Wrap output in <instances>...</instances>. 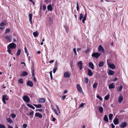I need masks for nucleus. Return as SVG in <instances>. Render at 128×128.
<instances>
[{
    "mask_svg": "<svg viewBox=\"0 0 128 128\" xmlns=\"http://www.w3.org/2000/svg\"><path fill=\"white\" fill-rule=\"evenodd\" d=\"M53 18L52 17H50L48 19L47 22L48 24L50 26H51L53 24Z\"/></svg>",
    "mask_w": 128,
    "mask_h": 128,
    "instance_id": "1",
    "label": "nucleus"
},
{
    "mask_svg": "<svg viewBox=\"0 0 128 128\" xmlns=\"http://www.w3.org/2000/svg\"><path fill=\"white\" fill-rule=\"evenodd\" d=\"M16 47V44L14 43H12L10 44L8 46V48H15Z\"/></svg>",
    "mask_w": 128,
    "mask_h": 128,
    "instance_id": "2",
    "label": "nucleus"
},
{
    "mask_svg": "<svg viewBox=\"0 0 128 128\" xmlns=\"http://www.w3.org/2000/svg\"><path fill=\"white\" fill-rule=\"evenodd\" d=\"M22 98L24 101L26 102H29L30 101L29 98L26 95L23 96L22 97Z\"/></svg>",
    "mask_w": 128,
    "mask_h": 128,
    "instance_id": "3",
    "label": "nucleus"
},
{
    "mask_svg": "<svg viewBox=\"0 0 128 128\" xmlns=\"http://www.w3.org/2000/svg\"><path fill=\"white\" fill-rule=\"evenodd\" d=\"M77 88L78 92L80 93H83L82 88L79 84H77L76 86Z\"/></svg>",
    "mask_w": 128,
    "mask_h": 128,
    "instance_id": "4",
    "label": "nucleus"
},
{
    "mask_svg": "<svg viewBox=\"0 0 128 128\" xmlns=\"http://www.w3.org/2000/svg\"><path fill=\"white\" fill-rule=\"evenodd\" d=\"M101 54L96 52L92 53V56L97 58L99 57Z\"/></svg>",
    "mask_w": 128,
    "mask_h": 128,
    "instance_id": "5",
    "label": "nucleus"
},
{
    "mask_svg": "<svg viewBox=\"0 0 128 128\" xmlns=\"http://www.w3.org/2000/svg\"><path fill=\"white\" fill-rule=\"evenodd\" d=\"M70 73L69 71H66L64 74V76L65 78H68L70 77Z\"/></svg>",
    "mask_w": 128,
    "mask_h": 128,
    "instance_id": "6",
    "label": "nucleus"
},
{
    "mask_svg": "<svg viewBox=\"0 0 128 128\" xmlns=\"http://www.w3.org/2000/svg\"><path fill=\"white\" fill-rule=\"evenodd\" d=\"M77 65L80 70H81L82 69V63L81 61H80L78 62Z\"/></svg>",
    "mask_w": 128,
    "mask_h": 128,
    "instance_id": "7",
    "label": "nucleus"
},
{
    "mask_svg": "<svg viewBox=\"0 0 128 128\" xmlns=\"http://www.w3.org/2000/svg\"><path fill=\"white\" fill-rule=\"evenodd\" d=\"M8 96L6 94H4V95L2 97V100L3 102V103L5 104H6V102H5V100H8V98H6Z\"/></svg>",
    "mask_w": 128,
    "mask_h": 128,
    "instance_id": "8",
    "label": "nucleus"
},
{
    "mask_svg": "<svg viewBox=\"0 0 128 128\" xmlns=\"http://www.w3.org/2000/svg\"><path fill=\"white\" fill-rule=\"evenodd\" d=\"M113 122L114 124L116 125L118 124L119 122V120L116 116L113 120Z\"/></svg>",
    "mask_w": 128,
    "mask_h": 128,
    "instance_id": "9",
    "label": "nucleus"
},
{
    "mask_svg": "<svg viewBox=\"0 0 128 128\" xmlns=\"http://www.w3.org/2000/svg\"><path fill=\"white\" fill-rule=\"evenodd\" d=\"M108 66L111 68L112 69H114L115 68V66L114 64L109 63H108Z\"/></svg>",
    "mask_w": 128,
    "mask_h": 128,
    "instance_id": "10",
    "label": "nucleus"
},
{
    "mask_svg": "<svg viewBox=\"0 0 128 128\" xmlns=\"http://www.w3.org/2000/svg\"><path fill=\"white\" fill-rule=\"evenodd\" d=\"M98 50L100 52H104V49L101 45H100L99 46Z\"/></svg>",
    "mask_w": 128,
    "mask_h": 128,
    "instance_id": "11",
    "label": "nucleus"
},
{
    "mask_svg": "<svg viewBox=\"0 0 128 128\" xmlns=\"http://www.w3.org/2000/svg\"><path fill=\"white\" fill-rule=\"evenodd\" d=\"M127 124V123L126 122H122L120 125V126L121 128H124L126 126Z\"/></svg>",
    "mask_w": 128,
    "mask_h": 128,
    "instance_id": "12",
    "label": "nucleus"
},
{
    "mask_svg": "<svg viewBox=\"0 0 128 128\" xmlns=\"http://www.w3.org/2000/svg\"><path fill=\"white\" fill-rule=\"evenodd\" d=\"M115 87V86L114 84V83H112L111 84L108 86L109 88L110 89H114Z\"/></svg>",
    "mask_w": 128,
    "mask_h": 128,
    "instance_id": "13",
    "label": "nucleus"
},
{
    "mask_svg": "<svg viewBox=\"0 0 128 128\" xmlns=\"http://www.w3.org/2000/svg\"><path fill=\"white\" fill-rule=\"evenodd\" d=\"M6 38L9 42H10L12 40V37L10 36H7L5 37Z\"/></svg>",
    "mask_w": 128,
    "mask_h": 128,
    "instance_id": "14",
    "label": "nucleus"
},
{
    "mask_svg": "<svg viewBox=\"0 0 128 128\" xmlns=\"http://www.w3.org/2000/svg\"><path fill=\"white\" fill-rule=\"evenodd\" d=\"M27 85L30 87H32L33 86V84L31 81L28 80L27 83Z\"/></svg>",
    "mask_w": 128,
    "mask_h": 128,
    "instance_id": "15",
    "label": "nucleus"
},
{
    "mask_svg": "<svg viewBox=\"0 0 128 128\" xmlns=\"http://www.w3.org/2000/svg\"><path fill=\"white\" fill-rule=\"evenodd\" d=\"M123 97L121 95H120L118 98V102L119 103H120L123 100Z\"/></svg>",
    "mask_w": 128,
    "mask_h": 128,
    "instance_id": "16",
    "label": "nucleus"
},
{
    "mask_svg": "<svg viewBox=\"0 0 128 128\" xmlns=\"http://www.w3.org/2000/svg\"><path fill=\"white\" fill-rule=\"evenodd\" d=\"M35 116H37L40 118H41L42 117V116L41 114L38 113L36 112L35 114Z\"/></svg>",
    "mask_w": 128,
    "mask_h": 128,
    "instance_id": "17",
    "label": "nucleus"
},
{
    "mask_svg": "<svg viewBox=\"0 0 128 128\" xmlns=\"http://www.w3.org/2000/svg\"><path fill=\"white\" fill-rule=\"evenodd\" d=\"M47 9L48 10L52 11L53 9L51 4H50L47 6Z\"/></svg>",
    "mask_w": 128,
    "mask_h": 128,
    "instance_id": "18",
    "label": "nucleus"
},
{
    "mask_svg": "<svg viewBox=\"0 0 128 128\" xmlns=\"http://www.w3.org/2000/svg\"><path fill=\"white\" fill-rule=\"evenodd\" d=\"M89 67L92 69H94V65L91 62H90L89 63Z\"/></svg>",
    "mask_w": 128,
    "mask_h": 128,
    "instance_id": "19",
    "label": "nucleus"
},
{
    "mask_svg": "<svg viewBox=\"0 0 128 128\" xmlns=\"http://www.w3.org/2000/svg\"><path fill=\"white\" fill-rule=\"evenodd\" d=\"M88 74L89 76H92L93 74V73L92 72V70L90 69L88 70Z\"/></svg>",
    "mask_w": 128,
    "mask_h": 128,
    "instance_id": "20",
    "label": "nucleus"
},
{
    "mask_svg": "<svg viewBox=\"0 0 128 128\" xmlns=\"http://www.w3.org/2000/svg\"><path fill=\"white\" fill-rule=\"evenodd\" d=\"M39 33L37 31H36L35 32H34L33 34L35 37H37Z\"/></svg>",
    "mask_w": 128,
    "mask_h": 128,
    "instance_id": "21",
    "label": "nucleus"
},
{
    "mask_svg": "<svg viewBox=\"0 0 128 128\" xmlns=\"http://www.w3.org/2000/svg\"><path fill=\"white\" fill-rule=\"evenodd\" d=\"M33 105L37 108H41L42 107V105L40 104H33Z\"/></svg>",
    "mask_w": 128,
    "mask_h": 128,
    "instance_id": "22",
    "label": "nucleus"
},
{
    "mask_svg": "<svg viewBox=\"0 0 128 128\" xmlns=\"http://www.w3.org/2000/svg\"><path fill=\"white\" fill-rule=\"evenodd\" d=\"M57 68L58 67L57 66V64H56L53 70V72L54 73H55L57 69Z\"/></svg>",
    "mask_w": 128,
    "mask_h": 128,
    "instance_id": "23",
    "label": "nucleus"
},
{
    "mask_svg": "<svg viewBox=\"0 0 128 128\" xmlns=\"http://www.w3.org/2000/svg\"><path fill=\"white\" fill-rule=\"evenodd\" d=\"M28 74V72L25 71H23L21 74L22 76H26Z\"/></svg>",
    "mask_w": 128,
    "mask_h": 128,
    "instance_id": "24",
    "label": "nucleus"
},
{
    "mask_svg": "<svg viewBox=\"0 0 128 128\" xmlns=\"http://www.w3.org/2000/svg\"><path fill=\"white\" fill-rule=\"evenodd\" d=\"M26 105L28 107H29L33 109L34 110L35 109V108L32 105L30 104H26Z\"/></svg>",
    "mask_w": 128,
    "mask_h": 128,
    "instance_id": "25",
    "label": "nucleus"
},
{
    "mask_svg": "<svg viewBox=\"0 0 128 128\" xmlns=\"http://www.w3.org/2000/svg\"><path fill=\"white\" fill-rule=\"evenodd\" d=\"M6 120L7 122L10 124H11L12 122V120L10 118H7Z\"/></svg>",
    "mask_w": 128,
    "mask_h": 128,
    "instance_id": "26",
    "label": "nucleus"
},
{
    "mask_svg": "<svg viewBox=\"0 0 128 128\" xmlns=\"http://www.w3.org/2000/svg\"><path fill=\"white\" fill-rule=\"evenodd\" d=\"M108 74L110 75H112L114 74V72L112 70H110L108 72Z\"/></svg>",
    "mask_w": 128,
    "mask_h": 128,
    "instance_id": "27",
    "label": "nucleus"
},
{
    "mask_svg": "<svg viewBox=\"0 0 128 128\" xmlns=\"http://www.w3.org/2000/svg\"><path fill=\"white\" fill-rule=\"evenodd\" d=\"M103 108L101 106L99 107V111L101 113H102L103 111Z\"/></svg>",
    "mask_w": 128,
    "mask_h": 128,
    "instance_id": "28",
    "label": "nucleus"
},
{
    "mask_svg": "<svg viewBox=\"0 0 128 128\" xmlns=\"http://www.w3.org/2000/svg\"><path fill=\"white\" fill-rule=\"evenodd\" d=\"M39 101L41 102H44L45 101V100L44 98H41L39 99Z\"/></svg>",
    "mask_w": 128,
    "mask_h": 128,
    "instance_id": "29",
    "label": "nucleus"
},
{
    "mask_svg": "<svg viewBox=\"0 0 128 128\" xmlns=\"http://www.w3.org/2000/svg\"><path fill=\"white\" fill-rule=\"evenodd\" d=\"M104 120L107 122H108V118L106 115H105L104 118Z\"/></svg>",
    "mask_w": 128,
    "mask_h": 128,
    "instance_id": "30",
    "label": "nucleus"
},
{
    "mask_svg": "<svg viewBox=\"0 0 128 128\" xmlns=\"http://www.w3.org/2000/svg\"><path fill=\"white\" fill-rule=\"evenodd\" d=\"M104 62L102 61L99 63L98 66L100 67H102L104 66Z\"/></svg>",
    "mask_w": 128,
    "mask_h": 128,
    "instance_id": "31",
    "label": "nucleus"
},
{
    "mask_svg": "<svg viewBox=\"0 0 128 128\" xmlns=\"http://www.w3.org/2000/svg\"><path fill=\"white\" fill-rule=\"evenodd\" d=\"M87 14H86L85 15L83 18L82 20V22L84 24L85 23L84 21L86 20Z\"/></svg>",
    "mask_w": 128,
    "mask_h": 128,
    "instance_id": "32",
    "label": "nucleus"
},
{
    "mask_svg": "<svg viewBox=\"0 0 128 128\" xmlns=\"http://www.w3.org/2000/svg\"><path fill=\"white\" fill-rule=\"evenodd\" d=\"M34 113V112L33 111H32L31 112H30L29 113V114H27V115L28 116H29L30 115V116L32 117Z\"/></svg>",
    "mask_w": 128,
    "mask_h": 128,
    "instance_id": "33",
    "label": "nucleus"
},
{
    "mask_svg": "<svg viewBox=\"0 0 128 128\" xmlns=\"http://www.w3.org/2000/svg\"><path fill=\"white\" fill-rule=\"evenodd\" d=\"M122 88V86H120L118 87L117 89V90L118 91H120Z\"/></svg>",
    "mask_w": 128,
    "mask_h": 128,
    "instance_id": "34",
    "label": "nucleus"
},
{
    "mask_svg": "<svg viewBox=\"0 0 128 128\" xmlns=\"http://www.w3.org/2000/svg\"><path fill=\"white\" fill-rule=\"evenodd\" d=\"M21 53V50L20 49H18L16 52V55L17 56L19 55Z\"/></svg>",
    "mask_w": 128,
    "mask_h": 128,
    "instance_id": "35",
    "label": "nucleus"
},
{
    "mask_svg": "<svg viewBox=\"0 0 128 128\" xmlns=\"http://www.w3.org/2000/svg\"><path fill=\"white\" fill-rule=\"evenodd\" d=\"M24 50L25 52L26 53L27 56H28L29 55V53L26 47H25L24 48Z\"/></svg>",
    "mask_w": 128,
    "mask_h": 128,
    "instance_id": "36",
    "label": "nucleus"
},
{
    "mask_svg": "<svg viewBox=\"0 0 128 128\" xmlns=\"http://www.w3.org/2000/svg\"><path fill=\"white\" fill-rule=\"evenodd\" d=\"M110 98V95L109 94H108L106 96L104 97V99L106 100H108Z\"/></svg>",
    "mask_w": 128,
    "mask_h": 128,
    "instance_id": "37",
    "label": "nucleus"
},
{
    "mask_svg": "<svg viewBox=\"0 0 128 128\" xmlns=\"http://www.w3.org/2000/svg\"><path fill=\"white\" fill-rule=\"evenodd\" d=\"M98 85V83H94L93 85V88H96L97 87Z\"/></svg>",
    "mask_w": 128,
    "mask_h": 128,
    "instance_id": "38",
    "label": "nucleus"
},
{
    "mask_svg": "<svg viewBox=\"0 0 128 128\" xmlns=\"http://www.w3.org/2000/svg\"><path fill=\"white\" fill-rule=\"evenodd\" d=\"M113 114H110L109 115V118L110 120L112 119Z\"/></svg>",
    "mask_w": 128,
    "mask_h": 128,
    "instance_id": "39",
    "label": "nucleus"
},
{
    "mask_svg": "<svg viewBox=\"0 0 128 128\" xmlns=\"http://www.w3.org/2000/svg\"><path fill=\"white\" fill-rule=\"evenodd\" d=\"M18 82L20 84H22L23 83V80L22 78H20L18 80Z\"/></svg>",
    "mask_w": 128,
    "mask_h": 128,
    "instance_id": "40",
    "label": "nucleus"
},
{
    "mask_svg": "<svg viewBox=\"0 0 128 128\" xmlns=\"http://www.w3.org/2000/svg\"><path fill=\"white\" fill-rule=\"evenodd\" d=\"M83 14H80V17L79 18V19L80 20H81L83 18Z\"/></svg>",
    "mask_w": 128,
    "mask_h": 128,
    "instance_id": "41",
    "label": "nucleus"
},
{
    "mask_svg": "<svg viewBox=\"0 0 128 128\" xmlns=\"http://www.w3.org/2000/svg\"><path fill=\"white\" fill-rule=\"evenodd\" d=\"M85 82L86 84H87L88 82V79L87 78H84Z\"/></svg>",
    "mask_w": 128,
    "mask_h": 128,
    "instance_id": "42",
    "label": "nucleus"
},
{
    "mask_svg": "<svg viewBox=\"0 0 128 128\" xmlns=\"http://www.w3.org/2000/svg\"><path fill=\"white\" fill-rule=\"evenodd\" d=\"M44 2L46 4H48L49 3H50L51 1L50 0H44Z\"/></svg>",
    "mask_w": 128,
    "mask_h": 128,
    "instance_id": "43",
    "label": "nucleus"
},
{
    "mask_svg": "<svg viewBox=\"0 0 128 128\" xmlns=\"http://www.w3.org/2000/svg\"><path fill=\"white\" fill-rule=\"evenodd\" d=\"M10 116L12 118H13L16 117V115L15 114H11Z\"/></svg>",
    "mask_w": 128,
    "mask_h": 128,
    "instance_id": "44",
    "label": "nucleus"
},
{
    "mask_svg": "<svg viewBox=\"0 0 128 128\" xmlns=\"http://www.w3.org/2000/svg\"><path fill=\"white\" fill-rule=\"evenodd\" d=\"M56 106L58 112L59 113H60V111L59 107H58V106L57 105H56Z\"/></svg>",
    "mask_w": 128,
    "mask_h": 128,
    "instance_id": "45",
    "label": "nucleus"
},
{
    "mask_svg": "<svg viewBox=\"0 0 128 128\" xmlns=\"http://www.w3.org/2000/svg\"><path fill=\"white\" fill-rule=\"evenodd\" d=\"M32 14H30L29 15V20H32Z\"/></svg>",
    "mask_w": 128,
    "mask_h": 128,
    "instance_id": "46",
    "label": "nucleus"
},
{
    "mask_svg": "<svg viewBox=\"0 0 128 128\" xmlns=\"http://www.w3.org/2000/svg\"><path fill=\"white\" fill-rule=\"evenodd\" d=\"M96 97L98 99H99L100 100H102V98L99 95H98L96 96Z\"/></svg>",
    "mask_w": 128,
    "mask_h": 128,
    "instance_id": "47",
    "label": "nucleus"
},
{
    "mask_svg": "<svg viewBox=\"0 0 128 128\" xmlns=\"http://www.w3.org/2000/svg\"><path fill=\"white\" fill-rule=\"evenodd\" d=\"M8 50L7 51V52H8V53L10 54H12L11 53V50L10 49V48H8Z\"/></svg>",
    "mask_w": 128,
    "mask_h": 128,
    "instance_id": "48",
    "label": "nucleus"
},
{
    "mask_svg": "<svg viewBox=\"0 0 128 128\" xmlns=\"http://www.w3.org/2000/svg\"><path fill=\"white\" fill-rule=\"evenodd\" d=\"M0 128H6L5 126L2 124H0Z\"/></svg>",
    "mask_w": 128,
    "mask_h": 128,
    "instance_id": "49",
    "label": "nucleus"
},
{
    "mask_svg": "<svg viewBox=\"0 0 128 128\" xmlns=\"http://www.w3.org/2000/svg\"><path fill=\"white\" fill-rule=\"evenodd\" d=\"M5 25V24L4 22H2L0 24V26H3Z\"/></svg>",
    "mask_w": 128,
    "mask_h": 128,
    "instance_id": "50",
    "label": "nucleus"
},
{
    "mask_svg": "<svg viewBox=\"0 0 128 128\" xmlns=\"http://www.w3.org/2000/svg\"><path fill=\"white\" fill-rule=\"evenodd\" d=\"M10 32V29L9 28L6 29L5 30V33H7Z\"/></svg>",
    "mask_w": 128,
    "mask_h": 128,
    "instance_id": "51",
    "label": "nucleus"
},
{
    "mask_svg": "<svg viewBox=\"0 0 128 128\" xmlns=\"http://www.w3.org/2000/svg\"><path fill=\"white\" fill-rule=\"evenodd\" d=\"M66 95H63L61 97V99L62 100H64L66 98Z\"/></svg>",
    "mask_w": 128,
    "mask_h": 128,
    "instance_id": "52",
    "label": "nucleus"
},
{
    "mask_svg": "<svg viewBox=\"0 0 128 128\" xmlns=\"http://www.w3.org/2000/svg\"><path fill=\"white\" fill-rule=\"evenodd\" d=\"M22 126L23 128H26L27 126V124H23Z\"/></svg>",
    "mask_w": 128,
    "mask_h": 128,
    "instance_id": "53",
    "label": "nucleus"
},
{
    "mask_svg": "<svg viewBox=\"0 0 128 128\" xmlns=\"http://www.w3.org/2000/svg\"><path fill=\"white\" fill-rule=\"evenodd\" d=\"M85 103H82L80 104V106H79V107H82L84 106V105H85Z\"/></svg>",
    "mask_w": 128,
    "mask_h": 128,
    "instance_id": "54",
    "label": "nucleus"
},
{
    "mask_svg": "<svg viewBox=\"0 0 128 128\" xmlns=\"http://www.w3.org/2000/svg\"><path fill=\"white\" fill-rule=\"evenodd\" d=\"M76 4H77V6H76V8H77V11H78L79 10V6L78 4V2H77L76 3Z\"/></svg>",
    "mask_w": 128,
    "mask_h": 128,
    "instance_id": "55",
    "label": "nucleus"
},
{
    "mask_svg": "<svg viewBox=\"0 0 128 128\" xmlns=\"http://www.w3.org/2000/svg\"><path fill=\"white\" fill-rule=\"evenodd\" d=\"M54 111L57 115L58 116V114L57 112V110L56 109H55V110H54Z\"/></svg>",
    "mask_w": 128,
    "mask_h": 128,
    "instance_id": "56",
    "label": "nucleus"
},
{
    "mask_svg": "<svg viewBox=\"0 0 128 128\" xmlns=\"http://www.w3.org/2000/svg\"><path fill=\"white\" fill-rule=\"evenodd\" d=\"M32 76H34V70H32Z\"/></svg>",
    "mask_w": 128,
    "mask_h": 128,
    "instance_id": "57",
    "label": "nucleus"
},
{
    "mask_svg": "<svg viewBox=\"0 0 128 128\" xmlns=\"http://www.w3.org/2000/svg\"><path fill=\"white\" fill-rule=\"evenodd\" d=\"M73 51H74V52L75 54L76 55L77 53H76V48H73Z\"/></svg>",
    "mask_w": 128,
    "mask_h": 128,
    "instance_id": "58",
    "label": "nucleus"
},
{
    "mask_svg": "<svg viewBox=\"0 0 128 128\" xmlns=\"http://www.w3.org/2000/svg\"><path fill=\"white\" fill-rule=\"evenodd\" d=\"M46 8V6L43 5V9L44 10H45Z\"/></svg>",
    "mask_w": 128,
    "mask_h": 128,
    "instance_id": "59",
    "label": "nucleus"
},
{
    "mask_svg": "<svg viewBox=\"0 0 128 128\" xmlns=\"http://www.w3.org/2000/svg\"><path fill=\"white\" fill-rule=\"evenodd\" d=\"M33 80L35 82H36L37 81L36 79V78L35 77V76H33Z\"/></svg>",
    "mask_w": 128,
    "mask_h": 128,
    "instance_id": "60",
    "label": "nucleus"
},
{
    "mask_svg": "<svg viewBox=\"0 0 128 128\" xmlns=\"http://www.w3.org/2000/svg\"><path fill=\"white\" fill-rule=\"evenodd\" d=\"M36 111H40V112H41L42 111V109H37L36 110Z\"/></svg>",
    "mask_w": 128,
    "mask_h": 128,
    "instance_id": "61",
    "label": "nucleus"
},
{
    "mask_svg": "<svg viewBox=\"0 0 128 128\" xmlns=\"http://www.w3.org/2000/svg\"><path fill=\"white\" fill-rule=\"evenodd\" d=\"M52 120L54 122L56 120V118L54 117H53V116H52Z\"/></svg>",
    "mask_w": 128,
    "mask_h": 128,
    "instance_id": "62",
    "label": "nucleus"
},
{
    "mask_svg": "<svg viewBox=\"0 0 128 128\" xmlns=\"http://www.w3.org/2000/svg\"><path fill=\"white\" fill-rule=\"evenodd\" d=\"M8 128H13V127L10 125H8Z\"/></svg>",
    "mask_w": 128,
    "mask_h": 128,
    "instance_id": "63",
    "label": "nucleus"
},
{
    "mask_svg": "<svg viewBox=\"0 0 128 128\" xmlns=\"http://www.w3.org/2000/svg\"><path fill=\"white\" fill-rule=\"evenodd\" d=\"M111 126H112V128H114L115 127L114 126V125L113 124H111Z\"/></svg>",
    "mask_w": 128,
    "mask_h": 128,
    "instance_id": "64",
    "label": "nucleus"
}]
</instances>
